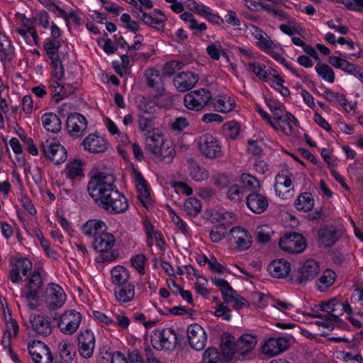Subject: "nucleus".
<instances>
[{"mask_svg": "<svg viewBox=\"0 0 363 363\" xmlns=\"http://www.w3.org/2000/svg\"><path fill=\"white\" fill-rule=\"evenodd\" d=\"M211 281L221 291L224 300L223 303L227 304L235 299L237 294L227 281L217 277H211Z\"/></svg>", "mask_w": 363, "mask_h": 363, "instance_id": "nucleus-28", "label": "nucleus"}, {"mask_svg": "<svg viewBox=\"0 0 363 363\" xmlns=\"http://www.w3.org/2000/svg\"><path fill=\"white\" fill-rule=\"evenodd\" d=\"M15 267L19 272L21 271L24 276H27L32 269V263L26 258L17 259Z\"/></svg>", "mask_w": 363, "mask_h": 363, "instance_id": "nucleus-55", "label": "nucleus"}, {"mask_svg": "<svg viewBox=\"0 0 363 363\" xmlns=\"http://www.w3.org/2000/svg\"><path fill=\"white\" fill-rule=\"evenodd\" d=\"M51 60L52 67V75L57 79L56 84L57 86H60L61 84L58 82V81L61 80L65 74L64 67L61 60L58 58H55Z\"/></svg>", "mask_w": 363, "mask_h": 363, "instance_id": "nucleus-45", "label": "nucleus"}, {"mask_svg": "<svg viewBox=\"0 0 363 363\" xmlns=\"http://www.w3.org/2000/svg\"><path fill=\"white\" fill-rule=\"evenodd\" d=\"M40 148L43 156L55 165H60L67 160V150L58 143L47 140L41 143Z\"/></svg>", "mask_w": 363, "mask_h": 363, "instance_id": "nucleus-5", "label": "nucleus"}, {"mask_svg": "<svg viewBox=\"0 0 363 363\" xmlns=\"http://www.w3.org/2000/svg\"><path fill=\"white\" fill-rule=\"evenodd\" d=\"M175 153L174 148L172 146H168L164 143L154 155L159 157L160 160L169 163L174 157Z\"/></svg>", "mask_w": 363, "mask_h": 363, "instance_id": "nucleus-38", "label": "nucleus"}, {"mask_svg": "<svg viewBox=\"0 0 363 363\" xmlns=\"http://www.w3.org/2000/svg\"><path fill=\"white\" fill-rule=\"evenodd\" d=\"M336 274L331 269H326L323 272L319 279L320 285L318 288L320 291H325L328 289L335 281Z\"/></svg>", "mask_w": 363, "mask_h": 363, "instance_id": "nucleus-36", "label": "nucleus"}, {"mask_svg": "<svg viewBox=\"0 0 363 363\" xmlns=\"http://www.w3.org/2000/svg\"><path fill=\"white\" fill-rule=\"evenodd\" d=\"M225 135L230 139H235L240 133V125L236 121H230L223 125Z\"/></svg>", "mask_w": 363, "mask_h": 363, "instance_id": "nucleus-46", "label": "nucleus"}, {"mask_svg": "<svg viewBox=\"0 0 363 363\" xmlns=\"http://www.w3.org/2000/svg\"><path fill=\"white\" fill-rule=\"evenodd\" d=\"M267 104L273 113L274 119L278 121H281L283 116V110L281 109V107L283 106L271 99L267 101Z\"/></svg>", "mask_w": 363, "mask_h": 363, "instance_id": "nucleus-52", "label": "nucleus"}, {"mask_svg": "<svg viewBox=\"0 0 363 363\" xmlns=\"http://www.w3.org/2000/svg\"><path fill=\"white\" fill-rule=\"evenodd\" d=\"M248 67L259 79L264 81L267 80L268 72L263 70L259 65L251 62L248 64Z\"/></svg>", "mask_w": 363, "mask_h": 363, "instance_id": "nucleus-62", "label": "nucleus"}, {"mask_svg": "<svg viewBox=\"0 0 363 363\" xmlns=\"http://www.w3.org/2000/svg\"><path fill=\"white\" fill-rule=\"evenodd\" d=\"M211 98L212 95L209 91L200 89L188 93L184 96V102L188 109L199 111L207 105Z\"/></svg>", "mask_w": 363, "mask_h": 363, "instance_id": "nucleus-7", "label": "nucleus"}, {"mask_svg": "<svg viewBox=\"0 0 363 363\" xmlns=\"http://www.w3.org/2000/svg\"><path fill=\"white\" fill-rule=\"evenodd\" d=\"M228 240L235 244L236 248L240 250H247L252 245V236L244 228L236 226L232 228L229 232Z\"/></svg>", "mask_w": 363, "mask_h": 363, "instance_id": "nucleus-12", "label": "nucleus"}, {"mask_svg": "<svg viewBox=\"0 0 363 363\" xmlns=\"http://www.w3.org/2000/svg\"><path fill=\"white\" fill-rule=\"evenodd\" d=\"M187 335L190 346L196 350H201L206 344L207 336L204 329L199 324L190 325L187 328Z\"/></svg>", "mask_w": 363, "mask_h": 363, "instance_id": "nucleus-11", "label": "nucleus"}, {"mask_svg": "<svg viewBox=\"0 0 363 363\" xmlns=\"http://www.w3.org/2000/svg\"><path fill=\"white\" fill-rule=\"evenodd\" d=\"M202 363H223V362L218 349L208 347L203 354Z\"/></svg>", "mask_w": 363, "mask_h": 363, "instance_id": "nucleus-37", "label": "nucleus"}, {"mask_svg": "<svg viewBox=\"0 0 363 363\" xmlns=\"http://www.w3.org/2000/svg\"><path fill=\"white\" fill-rule=\"evenodd\" d=\"M34 363H52L53 357L50 348L41 341H34L28 346Z\"/></svg>", "mask_w": 363, "mask_h": 363, "instance_id": "nucleus-10", "label": "nucleus"}, {"mask_svg": "<svg viewBox=\"0 0 363 363\" xmlns=\"http://www.w3.org/2000/svg\"><path fill=\"white\" fill-rule=\"evenodd\" d=\"M208 55L214 60H218L220 55L227 57L228 55L222 50V46L219 42L209 45L206 48Z\"/></svg>", "mask_w": 363, "mask_h": 363, "instance_id": "nucleus-47", "label": "nucleus"}, {"mask_svg": "<svg viewBox=\"0 0 363 363\" xmlns=\"http://www.w3.org/2000/svg\"><path fill=\"white\" fill-rule=\"evenodd\" d=\"M155 118L152 116L145 117L143 115L139 116L138 125L139 128L142 130L150 131L154 128Z\"/></svg>", "mask_w": 363, "mask_h": 363, "instance_id": "nucleus-54", "label": "nucleus"}, {"mask_svg": "<svg viewBox=\"0 0 363 363\" xmlns=\"http://www.w3.org/2000/svg\"><path fill=\"white\" fill-rule=\"evenodd\" d=\"M241 182L244 191L245 189L249 190L257 189L259 188V182L256 177L250 174H242L241 176Z\"/></svg>", "mask_w": 363, "mask_h": 363, "instance_id": "nucleus-44", "label": "nucleus"}, {"mask_svg": "<svg viewBox=\"0 0 363 363\" xmlns=\"http://www.w3.org/2000/svg\"><path fill=\"white\" fill-rule=\"evenodd\" d=\"M295 26V20L291 19L288 21V24H281L279 26V29L285 34H287L290 36L294 35L296 29L294 28Z\"/></svg>", "mask_w": 363, "mask_h": 363, "instance_id": "nucleus-64", "label": "nucleus"}, {"mask_svg": "<svg viewBox=\"0 0 363 363\" xmlns=\"http://www.w3.org/2000/svg\"><path fill=\"white\" fill-rule=\"evenodd\" d=\"M115 242L114 236L107 231L94 239L92 247L96 251L101 253L100 257H98L99 262H111L118 257V252H108L113 247Z\"/></svg>", "mask_w": 363, "mask_h": 363, "instance_id": "nucleus-3", "label": "nucleus"}, {"mask_svg": "<svg viewBox=\"0 0 363 363\" xmlns=\"http://www.w3.org/2000/svg\"><path fill=\"white\" fill-rule=\"evenodd\" d=\"M137 15L145 24L150 27L158 30H162L164 29V25L161 22H159L156 18H154L150 14L143 11L141 8L138 9Z\"/></svg>", "mask_w": 363, "mask_h": 363, "instance_id": "nucleus-35", "label": "nucleus"}, {"mask_svg": "<svg viewBox=\"0 0 363 363\" xmlns=\"http://www.w3.org/2000/svg\"><path fill=\"white\" fill-rule=\"evenodd\" d=\"M184 208L187 214L196 216L201 210V203L199 199L191 197L185 201Z\"/></svg>", "mask_w": 363, "mask_h": 363, "instance_id": "nucleus-40", "label": "nucleus"}, {"mask_svg": "<svg viewBox=\"0 0 363 363\" xmlns=\"http://www.w3.org/2000/svg\"><path fill=\"white\" fill-rule=\"evenodd\" d=\"M247 207L255 213H263L268 207L267 199L257 193L250 194L246 197Z\"/></svg>", "mask_w": 363, "mask_h": 363, "instance_id": "nucleus-21", "label": "nucleus"}, {"mask_svg": "<svg viewBox=\"0 0 363 363\" xmlns=\"http://www.w3.org/2000/svg\"><path fill=\"white\" fill-rule=\"evenodd\" d=\"M197 145L201 154L206 158L217 159L223 156L218 140L209 133L201 135L197 140Z\"/></svg>", "mask_w": 363, "mask_h": 363, "instance_id": "nucleus-4", "label": "nucleus"}, {"mask_svg": "<svg viewBox=\"0 0 363 363\" xmlns=\"http://www.w3.org/2000/svg\"><path fill=\"white\" fill-rule=\"evenodd\" d=\"M30 323L33 330L39 335L47 336L52 332L50 321L41 315H35L33 317H30Z\"/></svg>", "mask_w": 363, "mask_h": 363, "instance_id": "nucleus-26", "label": "nucleus"}, {"mask_svg": "<svg viewBox=\"0 0 363 363\" xmlns=\"http://www.w3.org/2000/svg\"><path fill=\"white\" fill-rule=\"evenodd\" d=\"M79 352L84 358L92 356L95 347V337L93 333L86 330L80 333L78 336Z\"/></svg>", "mask_w": 363, "mask_h": 363, "instance_id": "nucleus-15", "label": "nucleus"}, {"mask_svg": "<svg viewBox=\"0 0 363 363\" xmlns=\"http://www.w3.org/2000/svg\"><path fill=\"white\" fill-rule=\"evenodd\" d=\"M198 80V75L192 72H181L174 79V84L179 91H186L190 90Z\"/></svg>", "mask_w": 363, "mask_h": 363, "instance_id": "nucleus-19", "label": "nucleus"}, {"mask_svg": "<svg viewBox=\"0 0 363 363\" xmlns=\"http://www.w3.org/2000/svg\"><path fill=\"white\" fill-rule=\"evenodd\" d=\"M114 295L118 302L128 303L134 299L135 286L130 281L115 287Z\"/></svg>", "mask_w": 363, "mask_h": 363, "instance_id": "nucleus-25", "label": "nucleus"}, {"mask_svg": "<svg viewBox=\"0 0 363 363\" xmlns=\"http://www.w3.org/2000/svg\"><path fill=\"white\" fill-rule=\"evenodd\" d=\"M164 98L168 99L163 95L157 96L154 98V100L147 101L144 97L140 101L138 104V108L143 114H153L157 111L158 106H163L162 99Z\"/></svg>", "mask_w": 363, "mask_h": 363, "instance_id": "nucleus-27", "label": "nucleus"}, {"mask_svg": "<svg viewBox=\"0 0 363 363\" xmlns=\"http://www.w3.org/2000/svg\"><path fill=\"white\" fill-rule=\"evenodd\" d=\"M145 76L147 80V84L150 87H154L157 83V79H160V73L157 69H147L145 71Z\"/></svg>", "mask_w": 363, "mask_h": 363, "instance_id": "nucleus-56", "label": "nucleus"}, {"mask_svg": "<svg viewBox=\"0 0 363 363\" xmlns=\"http://www.w3.org/2000/svg\"><path fill=\"white\" fill-rule=\"evenodd\" d=\"M315 71L319 77L329 83H333L335 81V72L333 69L325 64H321L315 67Z\"/></svg>", "mask_w": 363, "mask_h": 363, "instance_id": "nucleus-41", "label": "nucleus"}, {"mask_svg": "<svg viewBox=\"0 0 363 363\" xmlns=\"http://www.w3.org/2000/svg\"><path fill=\"white\" fill-rule=\"evenodd\" d=\"M87 128L85 117L78 113L70 114L67 119V128L72 136L79 137Z\"/></svg>", "mask_w": 363, "mask_h": 363, "instance_id": "nucleus-18", "label": "nucleus"}, {"mask_svg": "<svg viewBox=\"0 0 363 363\" xmlns=\"http://www.w3.org/2000/svg\"><path fill=\"white\" fill-rule=\"evenodd\" d=\"M319 266L315 259L306 260L297 270L296 281L303 284L313 280L318 274Z\"/></svg>", "mask_w": 363, "mask_h": 363, "instance_id": "nucleus-14", "label": "nucleus"}, {"mask_svg": "<svg viewBox=\"0 0 363 363\" xmlns=\"http://www.w3.org/2000/svg\"><path fill=\"white\" fill-rule=\"evenodd\" d=\"M135 175L136 187L139 193L138 198L143 205L146 207V203L150 201V196L147 189V182L140 172H135Z\"/></svg>", "mask_w": 363, "mask_h": 363, "instance_id": "nucleus-29", "label": "nucleus"}, {"mask_svg": "<svg viewBox=\"0 0 363 363\" xmlns=\"http://www.w3.org/2000/svg\"><path fill=\"white\" fill-rule=\"evenodd\" d=\"M86 190L96 205L111 213H122L128 209V201L114 184L113 176L104 172L94 174Z\"/></svg>", "mask_w": 363, "mask_h": 363, "instance_id": "nucleus-1", "label": "nucleus"}, {"mask_svg": "<svg viewBox=\"0 0 363 363\" xmlns=\"http://www.w3.org/2000/svg\"><path fill=\"white\" fill-rule=\"evenodd\" d=\"M59 354L65 362H70L75 356L73 347L67 342H61L58 345Z\"/></svg>", "mask_w": 363, "mask_h": 363, "instance_id": "nucleus-39", "label": "nucleus"}, {"mask_svg": "<svg viewBox=\"0 0 363 363\" xmlns=\"http://www.w3.org/2000/svg\"><path fill=\"white\" fill-rule=\"evenodd\" d=\"M228 198L234 202L242 200L245 196L244 188L238 185H233L228 190Z\"/></svg>", "mask_w": 363, "mask_h": 363, "instance_id": "nucleus-49", "label": "nucleus"}, {"mask_svg": "<svg viewBox=\"0 0 363 363\" xmlns=\"http://www.w3.org/2000/svg\"><path fill=\"white\" fill-rule=\"evenodd\" d=\"M164 139L162 135L153 133L145 138V149L151 154L155 155L164 145Z\"/></svg>", "mask_w": 363, "mask_h": 363, "instance_id": "nucleus-32", "label": "nucleus"}, {"mask_svg": "<svg viewBox=\"0 0 363 363\" xmlns=\"http://www.w3.org/2000/svg\"><path fill=\"white\" fill-rule=\"evenodd\" d=\"M252 29H255L256 31H258V33L256 34V38L259 39V47L264 50H269L273 48L274 43L269 38L264 37V35H267L262 30L258 28L257 26H251Z\"/></svg>", "mask_w": 363, "mask_h": 363, "instance_id": "nucleus-48", "label": "nucleus"}, {"mask_svg": "<svg viewBox=\"0 0 363 363\" xmlns=\"http://www.w3.org/2000/svg\"><path fill=\"white\" fill-rule=\"evenodd\" d=\"M267 270L274 277L284 278L289 274L291 270V264L288 261L283 259H275L270 262Z\"/></svg>", "mask_w": 363, "mask_h": 363, "instance_id": "nucleus-23", "label": "nucleus"}, {"mask_svg": "<svg viewBox=\"0 0 363 363\" xmlns=\"http://www.w3.org/2000/svg\"><path fill=\"white\" fill-rule=\"evenodd\" d=\"M320 242L325 247L333 246L342 236V232L336 226L326 225L318 230Z\"/></svg>", "mask_w": 363, "mask_h": 363, "instance_id": "nucleus-16", "label": "nucleus"}, {"mask_svg": "<svg viewBox=\"0 0 363 363\" xmlns=\"http://www.w3.org/2000/svg\"><path fill=\"white\" fill-rule=\"evenodd\" d=\"M289 347V341L284 337H270L265 340L262 347V352L264 354L269 357L277 356Z\"/></svg>", "mask_w": 363, "mask_h": 363, "instance_id": "nucleus-13", "label": "nucleus"}, {"mask_svg": "<svg viewBox=\"0 0 363 363\" xmlns=\"http://www.w3.org/2000/svg\"><path fill=\"white\" fill-rule=\"evenodd\" d=\"M82 230L85 235L96 239L107 230V226L100 220H89L84 224Z\"/></svg>", "mask_w": 363, "mask_h": 363, "instance_id": "nucleus-24", "label": "nucleus"}, {"mask_svg": "<svg viewBox=\"0 0 363 363\" xmlns=\"http://www.w3.org/2000/svg\"><path fill=\"white\" fill-rule=\"evenodd\" d=\"M146 260V257L143 254H139L131 259V264L139 273L144 274V264Z\"/></svg>", "mask_w": 363, "mask_h": 363, "instance_id": "nucleus-60", "label": "nucleus"}, {"mask_svg": "<svg viewBox=\"0 0 363 363\" xmlns=\"http://www.w3.org/2000/svg\"><path fill=\"white\" fill-rule=\"evenodd\" d=\"M232 338L229 337L222 345V350L226 355L240 354L244 356L252 350L257 344L256 337L250 334L240 336L235 343L233 342Z\"/></svg>", "mask_w": 363, "mask_h": 363, "instance_id": "nucleus-2", "label": "nucleus"}, {"mask_svg": "<svg viewBox=\"0 0 363 363\" xmlns=\"http://www.w3.org/2000/svg\"><path fill=\"white\" fill-rule=\"evenodd\" d=\"M155 335L159 340L158 348L160 350H173L177 345V335L172 328L157 330L155 333Z\"/></svg>", "mask_w": 363, "mask_h": 363, "instance_id": "nucleus-17", "label": "nucleus"}, {"mask_svg": "<svg viewBox=\"0 0 363 363\" xmlns=\"http://www.w3.org/2000/svg\"><path fill=\"white\" fill-rule=\"evenodd\" d=\"M42 286L43 279L40 272L37 271L34 272L31 277L28 279V292L26 294V299L28 301H37Z\"/></svg>", "mask_w": 363, "mask_h": 363, "instance_id": "nucleus-22", "label": "nucleus"}, {"mask_svg": "<svg viewBox=\"0 0 363 363\" xmlns=\"http://www.w3.org/2000/svg\"><path fill=\"white\" fill-rule=\"evenodd\" d=\"M337 2L343 4L347 9L352 11H363V0H337Z\"/></svg>", "mask_w": 363, "mask_h": 363, "instance_id": "nucleus-53", "label": "nucleus"}, {"mask_svg": "<svg viewBox=\"0 0 363 363\" xmlns=\"http://www.w3.org/2000/svg\"><path fill=\"white\" fill-rule=\"evenodd\" d=\"M296 207L299 211H309L313 206V199L311 193L305 192L298 196L295 202Z\"/></svg>", "mask_w": 363, "mask_h": 363, "instance_id": "nucleus-34", "label": "nucleus"}, {"mask_svg": "<svg viewBox=\"0 0 363 363\" xmlns=\"http://www.w3.org/2000/svg\"><path fill=\"white\" fill-rule=\"evenodd\" d=\"M279 245L281 250L290 253H301L306 247V241L299 233H294L285 235L279 240Z\"/></svg>", "mask_w": 363, "mask_h": 363, "instance_id": "nucleus-8", "label": "nucleus"}, {"mask_svg": "<svg viewBox=\"0 0 363 363\" xmlns=\"http://www.w3.org/2000/svg\"><path fill=\"white\" fill-rule=\"evenodd\" d=\"M272 230L267 225L259 226L257 230V241L262 243H267L270 241Z\"/></svg>", "mask_w": 363, "mask_h": 363, "instance_id": "nucleus-50", "label": "nucleus"}, {"mask_svg": "<svg viewBox=\"0 0 363 363\" xmlns=\"http://www.w3.org/2000/svg\"><path fill=\"white\" fill-rule=\"evenodd\" d=\"M226 233L227 228L223 223L213 227L210 233V238L212 242H218L224 238Z\"/></svg>", "mask_w": 363, "mask_h": 363, "instance_id": "nucleus-43", "label": "nucleus"}, {"mask_svg": "<svg viewBox=\"0 0 363 363\" xmlns=\"http://www.w3.org/2000/svg\"><path fill=\"white\" fill-rule=\"evenodd\" d=\"M235 101L229 97L219 96L214 103V108L218 112L228 113L235 107Z\"/></svg>", "mask_w": 363, "mask_h": 363, "instance_id": "nucleus-33", "label": "nucleus"}, {"mask_svg": "<svg viewBox=\"0 0 363 363\" xmlns=\"http://www.w3.org/2000/svg\"><path fill=\"white\" fill-rule=\"evenodd\" d=\"M86 150L92 153L104 152L107 149V143L99 135H89L84 139L82 143Z\"/></svg>", "mask_w": 363, "mask_h": 363, "instance_id": "nucleus-20", "label": "nucleus"}, {"mask_svg": "<svg viewBox=\"0 0 363 363\" xmlns=\"http://www.w3.org/2000/svg\"><path fill=\"white\" fill-rule=\"evenodd\" d=\"M182 62L178 61H170L167 62L163 67V72L167 76L173 75L176 71L182 67Z\"/></svg>", "mask_w": 363, "mask_h": 363, "instance_id": "nucleus-59", "label": "nucleus"}, {"mask_svg": "<svg viewBox=\"0 0 363 363\" xmlns=\"http://www.w3.org/2000/svg\"><path fill=\"white\" fill-rule=\"evenodd\" d=\"M249 147L247 149V152L249 154L252 155L253 156L259 157L262 153V148L258 145V143L257 140H248Z\"/></svg>", "mask_w": 363, "mask_h": 363, "instance_id": "nucleus-63", "label": "nucleus"}, {"mask_svg": "<svg viewBox=\"0 0 363 363\" xmlns=\"http://www.w3.org/2000/svg\"><path fill=\"white\" fill-rule=\"evenodd\" d=\"M42 122L44 128L49 132L57 133L62 128V123L60 118L53 113H46L42 116Z\"/></svg>", "mask_w": 363, "mask_h": 363, "instance_id": "nucleus-30", "label": "nucleus"}, {"mask_svg": "<svg viewBox=\"0 0 363 363\" xmlns=\"http://www.w3.org/2000/svg\"><path fill=\"white\" fill-rule=\"evenodd\" d=\"M66 300V294L58 284L51 283L45 291V303L52 311L61 308Z\"/></svg>", "mask_w": 363, "mask_h": 363, "instance_id": "nucleus-9", "label": "nucleus"}, {"mask_svg": "<svg viewBox=\"0 0 363 363\" xmlns=\"http://www.w3.org/2000/svg\"><path fill=\"white\" fill-rule=\"evenodd\" d=\"M61 46V43L59 40L52 39L48 40L44 45V49L46 50L47 55L50 60L58 58L57 54Z\"/></svg>", "mask_w": 363, "mask_h": 363, "instance_id": "nucleus-42", "label": "nucleus"}, {"mask_svg": "<svg viewBox=\"0 0 363 363\" xmlns=\"http://www.w3.org/2000/svg\"><path fill=\"white\" fill-rule=\"evenodd\" d=\"M270 55L277 62L283 65L285 67H286L288 69H289L294 74H295L296 77H300V74L297 69L292 66H291L285 58H284L281 55H280L279 53H277L275 51H270L269 52Z\"/></svg>", "mask_w": 363, "mask_h": 363, "instance_id": "nucleus-58", "label": "nucleus"}, {"mask_svg": "<svg viewBox=\"0 0 363 363\" xmlns=\"http://www.w3.org/2000/svg\"><path fill=\"white\" fill-rule=\"evenodd\" d=\"M82 169L81 167V162L75 160L73 162L69 163L66 167V174L70 179H74L77 176L81 175Z\"/></svg>", "mask_w": 363, "mask_h": 363, "instance_id": "nucleus-51", "label": "nucleus"}, {"mask_svg": "<svg viewBox=\"0 0 363 363\" xmlns=\"http://www.w3.org/2000/svg\"><path fill=\"white\" fill-rule=\"evenodd\" d=\"M327 312L338 314L339 316L342 315V307L341 303L336 298L330 299L328 301V308Z\"/></svg>", "mask_w": 363, "mask_h": 363, "instance_id": "nucleus-61", "label": "nucleus"}, {"mask_svg": "<svg viewBox=\"0 0 363 363\" xmlns=\"http://www.w3.org/2000/svg\"><path fill=\"white\" fill-rule=\"evenodd\" d=\"M230 308L226 303H220L216 307L215 315L222 317L225 320L229 321L231 319V315L229 313Z\"/></svg>", "mask_w": 363, "mask_h": 363, "instance_id": "nucleus-57", "label": "nucleus"}, {"mask_svg": "<svg viewBox=\"0 0 363 363\" xmlns=\"http://www.w3.org/2000/svg\"><path fill=\"white\" fill-rule=\"evenodd\" d=\"M111 281L116 287L129 281L130 274L128 270L123 266L114 267L111 272Z\"/></svg>", "mask_w": 363, "mask_h": 363, "instance_id": "nucleus-31", "label": "nucleus"}, {"mask_svg": "<svg viewBox=\"0 0 363 363\" xmlns=\"http://www.w3.org/2000/svg\"><path fill=\"white\" fill-rule=\"evenodd\" d=\"M81 321L80 313L74 310L66 311L60 316L57 326L61 333L71 335L78 330Z\"/></svg>", "mask_w": 363, "mask_h": 363, "instance_id": "nucleus-6", "label": "nucleus"}]
</instances>
